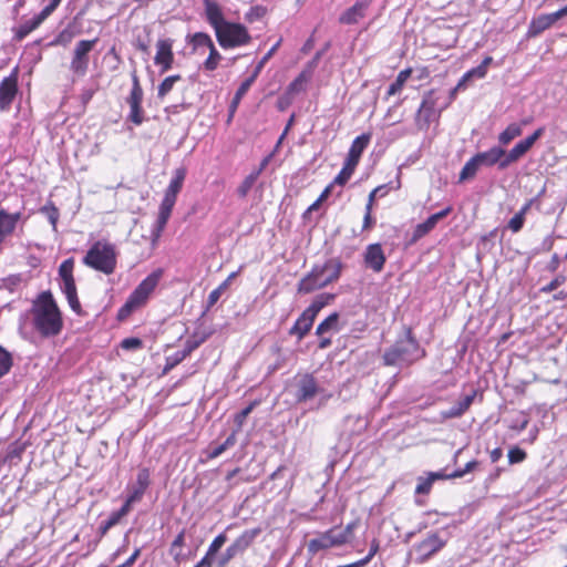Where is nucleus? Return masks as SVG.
<instances>
[{
	"instance_id": "1",
	"label": "nucleus",
	"mask_w": 567,
	"mask_h": 567,
	"mask_svg": "<svg viewBox=\"0 0 567 567\" xmlns=\"http://www.w3.org/2000/svg\"><path fill=\"white\" fill-rule=\"evenodd\" d=\"M32 324L43 338L58 336L63 328L61 311L51 291L41 292L30 310Z\"/></svg>"
},
{
	"instance_id": "2",
	"label": "nucleus",
	"mask_w": 567,
	"mask_h": 567,
	"mask_svg": "<svg viewBox=\"0 0 567 567\" xmlns=\"http://www.w3.org/2000/svg\"><path fill=\"white\" fill-rule=\"evenodd\" d=\"M425 355L426 351L421 348L413 334L412 328L404 326L403 333L384 351L382 359L385 365L403 367L411 365Z\"/></svg>"
},
{
	"instance_id": "3",
	"label": "nucleus",
	"mask_w": 567,
	"mask_h": 567,
	"mask_svg": "<svg viewBox=\"0 0 567 567\" xmlns=\"http://www.w3.org/2000/svg\"><path fill=\"white\" fill-rule=\"evenodd\" d=\"M343 264L339 258H330L322 265H315L311 271L298 284V291L310 293L337 281L342 272Z\"/></svg>"
},
{
	"instance_id": "4",
	"label": "nucleus",
	"mask_w": 567,
	"mask_h": 567,
	"mask_svg": "<svg viewBox=\"0 0 567 567\" xmlns=\"http://www.w3.org/2000/svg\"><path fill=\"white\" fill-rule=\"evenodd\" d=\"M163 271L157 269L150 274L141 284L132 291L125 303L118 309L117 319L123 321L127 319L133 311L142 307L148 299L150 295L157 287Z\"/></svg>"
},
{
	"instance_id": "5",
	"label": "nucleus",
	"mask_w": 567,
	"mask_h": 567,
	"mask_svg": "<svg viewBox=\"0 0 567 567\" xmlns=\"http://www.w3.org/2000/svg\"><path fill=\"white\" fill-rule=\"evenodd\" d=\"M293 396L297 403L308 402L319 396L317 409L326 405L327 401L332 396L327 392L311 373L299 374L295 378Z\"/></svg>"
},
{
	"instance_id": "6",
	"label": "nucleus",
	"mask_w": 567,
	"mask_h": 567,
	"mask_svg": "<svg viewBox=\"0 0 567 567\" xmlns=\"http://www.w3.org/2000/svg\"><path fill=\"white\" fill-rule=\"evenodd\" d=\"M83 264L105 275H111L116 268V252L107 243L96 241L83 258Z\"/></svg>"
},
{
	"instance_id": "7",
	"label": "nucleus",
	"mask_w": 567,
	"mask_h": 567,
	"mask_svg": "<svg viewBox=\"0 0 567 567\" xmlns=\"http://www.w3.org/2000/svg\"><path fill=\"white\" fill-rule=\"evenodd\" d=\"M370 133H363L353 140L343 167L334 177V183H337L339 186H344L351 178L357 165L359 164L363 151L370 143Z\"/></svg>"
},
{
	"instance_id": "8",
	"label": "nucleus",
	"mask_w": 567,
	"mask_h": 567,
	"mask_svg": "<svg viewBox=\"0 0 567 567\" xmlns=\"http://www.w3.org/2000/svg\"><path fill=\"white\" fill-rule=\"evenodd\" d=\"M74 259H65L59 267V276L61 278V290L65 295L70 308L76 313H82V307L78 298L75 280L73 277Z\"/></svg>"
},
{
	"instance_id": "9",
	"label": "nucleus",
	"mask_w": 567,
	"mask_h": 567,
	"mask_svg": "<svg viewBox=\"0 0 567 567\" xmlns=\"http://www.w3.org/2000/svg\"><path fill=\"white\" fill-rule=\"evenodd\" d=\"M261 533L260 528L246 529L217 558L216 567H226L230 560L243 555Z\"/></svg>"
},
{
	"instance_id": "10",
	"label": "nucleus",
	"mask_w": 567,
	"mask_h": 567,
	"mask_svg": "<svg viewBox=\"0 0 567 567\" xmlns=\"http://www.w3.org/2000/svg\"><path fill=\"white\" fill-rule=\"evenodd\" d=\"M216 38L224 49L241 47L248 44L251 40L245 25L228 21L217 30Z\"/></svg>"
},
{
	"instance_id": "11",
	"label": "nucleus",
	"mask_w": 567,
	"mask_h": 567,
	"mask_svg": "<svg viewBox=\"0 0 567 567\" xmlns=\"http://www.w3.org/2000/svg\"><path fill=\"white\" fill-rule=\"evenodd\" d=\"M343 545H346L344 538L339 533V526H333L326 532L317 533V537L307 543V551L309 555L315 556L319 551Z\"/></svg>"
},
{
	"instance_id": "12",
	"label": "nucleus",
	"mask_w": 567,
	"mask_h": 567,
	"mask_svg": "<svg viewBox=\"0 0 567 567\" xmlns=\"http://www.w3.org/2000/svg\"><path fill=\"white\" fill-rule=\"evenodd\" d=\"M143 89L140 84L138 76L136 71L132 72V90L130 95L126 99L127 104L130 105V113L127 115V121H131L135 125H141L144 122V111L142 107L143 102Z\"/></svg>"
},
{
	"instance_id": "13",
	"label": "nucleus",
	"mask_w": 567,
	"mask_h": 567,
	"mask_svg": "<svg viewBox=\"0 0 567 567\" xmlns=\"http://www.w3.org/2000/svg\"><path fill=\"white\" fill-rule=\"evenodd\" d=\"M97 39L81 40L76 43L70 63V70L78 76H84L89 69V53L94 49Z\"/></svg>"
},
{
	"instance_id": "14",
	"label": "nucleus",
	"mask_w": 567,
	"mask_h": 567,
	"mask_svg": "<svg viewBox=\"0 0 567 567\" xmlns=\"http://www.w3.org/2000/svg\"><path fill=\"white\" fill-rule=\"evenodd\" d=\"M208 336L209 334L205 332H194L185 341L184 348L182 350H178L166 358L164 373H167L177 364H179L184 359H186L194 350H196L202 343H204L207 340Z\"/></svg>"
},
{
	"instance_id": "15",
	"label": "nucleus",
	"mask_w": 567,
	"mask_h": 567,
	"mask_svg": "<svg viewBox=\"0 0 567 567\" xmlns=\"http://www.w3.org/2000/svg\"><path fill=\"white\" fill-rule=\"evenodd\" d=\"M446 545V540L442 539L437 533H430L420 543L413 546L416 553L415 563L424 564Z\"/></svg>"
},
{
	"instance_id": "16",
	"label": "nucleus",
	"mask_w": 567,
	"mask_h": 567,
	"mask_svg": "<svg viewBox=\"0 0 567 567\" xmlns=\"http://www.w3.org/2000/svg\"><path fill=\"white\" fill-rule=\"evenodd\" d=\"M60 2H50L41 12L33 18L23 21L19 27L13 28V40L22 41L29 33L35 30L59 6Z\"/></svg>"
},
{
	"instance_id": "17",
	"label": "nucleus",
	"mask_w": 567,
	"mask_h": 567,
	"mask_svg": "<svg viewBox=\"0 0 567 567\" xmlns=\"http://www.w3.org/2000/svg\"><path fill=\"white\" fill-rule=\"evenodd\" d=\"M437 100L439 97L434 90L427 91L423 96L422 103L417 110V121L423 120L425 126H429L431 121L439 117L441 111L447 106V104H445L436 110Z\"/></svg>"
},
{
	"instance_id": "18",
	"label": "nucleus",
	"mask_w": 567,
	"mask_h": 567,
	"mask_svg": "<svg viewBox=\"0 0 567 567\" xmlns=\"http://www.w3.org/2000/svg\"><path fill=\"white\" fill-rule=\"evenodd\" d=\"M567 16V6L551 13L534 18L528 27L527 37L535 38L551 27L556 21Z\"/></svg>"
},
{
	"instance_id": "19",
	"label": "nucleus",
	"mask_w": 567,
	"mask_h": 567,
	"mask_svg": "<svg viewBox=\"0 0 567 567\" xmlns=\"http://www.w3.org/2000/svg\"><path fill=\"white\" fill-rule=\"evenodd\" d=\"M18 93V68L0 83V112L9 111Z\"/></svg>"
},
{
	"instance_id": "20",
	"label": "nucleus",
	"mask_w": 567,
	"mask_h": 567,
	"mask_svg": "<svg viewBox=\"0 0 567 567\" xmlns=\"http://www.w3.org/2000/svg\"><path fill=\"white\" fill-rule=\"evenodd\" d=\"M173 40L159 39L156 42V54L154 63L161 68V73H165L172 69L174 63Z\"/></svg>"
},
{
	"instance_id": "21",
	"label": "nucleus",
	"mask_w": 567,
	"mask_h": 567,
	"mask_svg": "<svg viewBox=\"0 0 567 567\" xmlns=\"http://www.w3.org/2000/svg\"><path fill=\"white\" fill-rule=\"evenodd\" d=\"M176 203V198L165 195L159 206V213L157 219L152 228V243L155 244L159 238L162 231L164 230L169 216L172 214L173 207Z\"/></svg>"
},
{
	"instance_id": "22",
	"label": "nucleus",
	"mask_w": 567,
	"mask_h": 567,
	"mask_svg": "<svg viewBox=\"0 0 567 567\" xmlns=\"http://www.w3.org/2000/svg\"><path fill=\"white\" fill-rule=\"evenodd\" d=\"M451 212L452 206H447L441 212L431 215L425 221L417 224L413 230L411 243H416L422 237L427 235L431 230L435 228L437 223L441 219L445 218Z\"/></svg>"
},
{
	"instance_id": "23",
	"label": "nucleus",
	"mask_w": 567,
	"mask_h": 567,
	"mask_svg": "<svg viewBox=\"0 0 567 567\" xmlns=\"http://www.w3.org/2000/svg\"><path fill=\"white\" fill-rule=\"evenodd\" d=\"M363 257L367 268L372 269L374 272H381L384 268L386 257L380 244L368 245Z\"/></svg>"
},
{
	"instance_id": "24",
	"label": "nucleus",
	"mask_w": 567,
	"mask_h": 567,
	"mask_svg": "<svg viewBox=\"0 0 567 567\" xmlns=\"http://www.w3.org/2000/svg\"><path fill=\"white\" fill-rule=\"evenodd\" d=\"M316 317L317 316L315 309H305L289 330V333L291 336H297L299 340L303 339L305 336L310 331Z\"/></svg>"
},
{
	"instance_id": "25",
	"label": "nucleus",
	"mask_w": 567,
	"mask_h": 567,
	"mask_svg": "<svg viewBox=\"0 0 567 567\" xmlns=\"http://www.w3.org/2000/svg\"><path fill=\"white\" fill-rule=\"evenodd\" d=\"M21 218V212L10 214L3 208L0 209V244L6 239V237L13 234L17 224Z\"/></svg>"
},
{
	"instance_id": "26",
	"label": "nucleus",
	"mask_w": 567,
	"mask_h": 567,
	"mask_svg": "<svg viewBox=\"0 0 567 567\" xmlns=\"http://www.w3.org/2000/svg\"><path fill=\"white\" fill-rule=\"evenodd\" d=\"M504 155V148L499 146H493L485 152L476 153L475 156L480 162L481 167L486 166L491 167L497 165V168L501 171V163L503 162L502 156Z\"/></svg>"
},
{
	"instance_id": "27",
	"label": "nucleus",
	"mask_w": 567,
	"mask_h": 567,
	"mask_svg": "<svg viewBox=\"0 0 567 567\" xmlns=\"http://www.w3.org/2000/svg\"><path fill=\"white\" fill-rule=\"evenodd\" d=\"M476 392L466 394L461 400L455 402L451 408L441 412L443 419H455L462 416L472 405Z\"/></svg>"
},
{
	"instance_id": "28",
	"label": "nucleus",
	"mask_w": 567,
	"mask_h": 567,
	"mask_svg": "<svg viewBox=\"0 0 567 567\" xmlns=\"http://www.w3.org/2000/svg\"><path fill=\"white\" fill-rule=\"evenodd\" d=\"M369 2H355L351 8L339 17L342 24H355L365 17Z\"/></svg>"
},
{
	"instance_id": "29",
	"label": "nucleus",
	"mask_w": 567,
	"mask_h": 567,
	"mask_svg": "<svg viewBox=\"0 0 567 567\" xmlns=\"http://www.w3.org/2000/svg\"><path fill=\"white\" fill-rule=\"evenodd\" d=\"M150 470L144 467L142 470L138 471L137 473V476H136V482L135 484L132 486V489L130 492V496H131V499L132 501H136V502H140L144 495V493L146 492L147 487L150 486Z\"/></svg>"
},
{
	"instance_id": "30",
	"label": "nucleus",
	"mask_w": 567,
	"mask_h": 567,
	"mask_svg": "<svg viewBox=\"0 0 567 567\" xmlns=\"http://www.w3.org/2000/svg\"><path fill=\"white\" fill-rule=\"evenodd\" d=\"M205 16L208 23L214 28L215 33L219 30L227 21L224 18L221 8L218 2H205Z\"/></svg>"
},
{
	"instance_id": "31",
	"label": "nucleus",
	"mask_w": 567,
	"mask_h": 567,
	"mask_svg": "<svg viewBox=\"0 0 567 567\" xmlns=\"http://www.w3.org/2000/svg\"><path fill=\"white\" fill-rule=\"evenodd\" d=\"M492 62L493 58L486 56L480 65L468 70L458 81V87H466L467 81L472 79H484Z\"/></svg>"
},
{
	"instance_id": "32",
	"label": "nucleus",
	"mask_w": 567,
	"mask_h": 567,
	"mask_svg": "<svg viewBox=\"0 0 567 567\" xmlns=\"http://www.w3.org/2000/svg\"><path fill=\"white\" fill-rule=\"evenodd\" d=\"M186 177V169L184 167H179L175 169L174 177L172 178L168 187L165 190V195L177 198V194L181 192L183 187L184 179Z\"/></svg>"
},
{
	"instance_id": "33",
	"label": "nucleus",
	"mask_w": 567,
	"mask_h": 567,
	"mask_svg": "<svg viewBox=\"0 0 567 567\" xmlns=\"http://www.w3.org/2000/svg\"><path fill=\"white\" fill-rule=\"evenodd\" d=\"M480 167H481L480 162L477 161L476 156L474 155L463 166V168L460 173V176H458V182L463 183L465 181L474 178L477 171L480 169Z\"/></svg>"
},
{
	"instance_id": "34",
	"label": "nucleus",
	"mask_w": 567,
	"mask_h": 567,
	"mask_svg": "<svg viewBox=\"0 0 567 567\" xmlns=\"http://www.w3.org/2000/svg\"><path fill=\"white\" fill-rule=\"evenodd\" d=\"M522 132L520 124L512 123L498 135V142L503 146L508 145L514 138L520 136Z\"/></svg>"
},
{
	"instance_id": "35",
	"label": "nucleus",
	"mask_w": 567,
	"mask_h": 567,
	"mask_svg": "<svg viewBox=\"0 0 567 567\" xmlns=\"http://www.w3.org/2000/svg\"><path fill=\"white\" fill-rule=\"evenodd\" d=\"M338 321H339V313L333 312L329 317H327L322 322H320L316 329L317 336H322L329 331H338Z\"/></svg>"
},
{
	"instance_id": "36",
	"label": "nucleus",
	"mask_w": 567,
	"mask_h": 567,
	"mask_svg": "<svg viewBox=\"0 0 567 567\" xmlns=\"http://www.w3.org/2000/svg\"><path fill=\"white\" fill-rule=\"evenodd\" d=\"M25 450L24 444L14 442L8 446L3 462H8L11 465L17 464L21 460V455Z\"/></svg>"
},
{
	"instance_id": "37",
	"label": "nucleus",
	"mask_w": 567,
	"mask_h": 567,
	"mask_svg": "<svg viewBox=\"0 0 567 567\" xmlns=\"http://www.w3.org/2000/svg\"><path fill=\"white\" fill-rule=\"evenodd\" d=\"M185 545V529H182L175 539L172 542L169 547V555L174 558V560L179 561L183 556L182 548Z\"/></svg>"
},
{
	"instance_id": "38",
	"label": "nucleus",
	"mask_w": 567,
	"mask_h": 567,
	"mask_svg": "<svg viewBox=\"0 0 567 567\" xmlns=\"http://www.w3.org/2000/svg\"><path fill=\"white\" fill-rule=\"evenodd\" d=\"M182 80L179 74L169 75L165 78L162 83L157 87V96L158 99H163L166 96L174 87V84Z\"/></svg>"
},
{
	"instance_id": "39",
	"label": "nucleus",
	"mask_w": 567,
	"mask_h": 567,
	"mask_svg": "<svg viewBox=\"0 0 567 567\" xmlns=\"http://www.w3.org/2000/svg\"><path fill=\"white\" fill-rule=\"evenodd\" d=\"M190 43L193 45L194 51L199 49L208 48L210 49L214 45L210 37L204 32H197L190 38Z\"/></svg>"
},
{
	"instance_id": "40",
	"label": "nucleus",
	"mask_w": 567,
	"mask_h": 567,
	"mask_svg": "<svg viewBox=\"0 0 567 567\" xmlns=\"http://www.w3.org/2000/svg\"><path fill=\"white\" fill-rule=\"evenodd\" d=\"M411 75V70L406 69V70H402L396 79L394 80V82H392L388 89V95H394L396 94L398 92H400L404 85V83L406 82V80L410 78Z\"/></svg>"
},
{
	"instance_id": "41",
	"label": "nucleus",
	"mask_w": 567,
	"mask_h": 567,
	"mask_svg": "<svg viewBox=\"0 0 567 567\" xmlns=\"http://www.w3.org/2000/svg\"><path fill=\"white\" fill-rule=\"evenodd\" d=\"M555 235L554 234H549L547 235L542 244L535 248H533L529 252L530 257H536L540 254H544V252H548L553 249L554 247V243H555Z\"/></svg>"
},
{
	"instance_id": "42",
	"label": "nucleus",
	"mask_w": 567,
	"mask_h": 567,
	"mask_svg": "<svg viewBox=\"0 0 567 567\" xmlns=\"http://www.w3.org/2000/svg\"><path fill=\"white\" fill-rule=\"evenodd\" d=\"M12 364L11 353L0 346V379L10 371Z\"/></svg>"
},
{
	"instance_id": "43",
	"label": "nucleus",
	"mask_w": 567,
	"mask_h": 567,
	"mask_svg": "<svg viewBox=\"0 0 567 567\" xmlns=\"http://www.w3.org/2000/svg\"><path fill=\"white\" fill-rule=\"evenodd\" d=\"M258 172H251L249 175L245 177L243 183L237 188V193L240 197H246L256 181L258 179Z\"/></svg>"
},
{
	"instance_id": "44",
	"label": "nucleus",
	"mask_w": 567,
	"mask_h": 567,
	"mask_svg": "<svg viewBox=\"0 0 567 567\" xmlns=\"http://www.w3.org/2000/svg\"><path fill=\"white\" fill-rule=\"evenodd\" d=\"M75 31L71 28H65L62 30L56 38L51 42V45H62L66 47L72 42L75 37Z\"/></svg>"
},
{
	"instance_id": "45",
	"label": "nucleus",
	"mask_w": 567,
	"mask_h": 567,
	"mask_svg": "<svg viewBox=\"0 0 567 567\" xmlns=\"http://www.w3.org/2000/svg\"><path fill=\"white\" fill-rule=\"evenodd\" d=\"M251 86V80H245L239 87L237 89L234 99L230 104V112L231 114L235 112L237 105L239 104L240 100L246 95L248 90Z\"/></svg>"
},
{
	"instance_id": "46",
	"label": "nucleus",
	"mask_w": 567,
	"mask_h": 567,
	"mask_svg": "<svg viewBox=\"0 0 567 567\" xmlns=\"http://www.w3.org/2000/svg\"><path fill=\"white\" fill-rule=\"evenodd\" d=\"M503 162L501 163V171L506 169L512 164L518 162L522 156L516 152V150L513 147L509 151L504 150V155L502 156Z\"/></svg>"
},
{
	"instance_id": "47",
	"label": "nucleus",
	"mask_w": 567,
	"mask_h": 567,
	"mask_svg": "<svg viewBox=\"0 0 567 567\" xmlns=\"http://www.w3.org/2000/svg\"><path fill=\"white\" fill-rule=\"evenodd\" d=\"M220 59H221L220 53L216 50L215 45H212V48L209 49V55L206 59V61L204 62L205 69L208 71L216 70Z\"/></svg>"
},
{
	"instance_id": "48",
	"label": "nucleus",
	"mask_w": 567,
	"mask_h": 567,
	"mask_svg": "<svg viewBox=\"0 0 567 567\" xmlns=\"http://www.w3.org/2000/svg\"><path fill=\"white\" fill-rule=\"evenodd\" d=\"M256 402H251L248 406L243 409L240 412L235 414L234 422L236 423V430L240 431L248 415L252 412L254 408L256 406Z\"/></svg>"
},
{
	"instance_id": "49",
	"label": "nucleus",
	"mask_w": 567,
	"mask_h": 567,
	"mask_svg": "<svg viewBox=\"0 0 567 567\" xmlns=\"http://www.w3.org/2000/svg\"><path fill=\"white\" fill-rule=\"evenodd\" d=\"M359 526V520H352L347 526H339V533L344 538V544L350 543L354 537V529Z\"/></svg>"
},
{
	"instance_id": "50",
	"label": "nucleus",
	"mask_w": 567,
	"mask_h": 567,
	"mask_svg": "<svg viewBox=\"0 0 567 567\" xmlns=\"http://www.w3.org/2000/svg\"><path fill=\"white\" fill-rule=\"evenodd\" d=\"M226 542L227 535L225 533H220L219 535H217L208 546V555L216 556Z\"/></svg>"
},
{
	"instance_id": "51",
	"label": "nucleus",
	"mask_w": 567,
	"mask_h": 567,
	"mask_svg": "<svg viewBox=\"0 0 567 567\" xmlns=\"http://www.w3.org/2000/svg\"><path fill=\"white\" fill-rule=\"evenodd\" d=\"M334 298V295H331V293H322V295H319L312 302L311 305L307 308V309H315L316 310V316L318 315V312L326 306L329 303L330 300H332Z\"/></svg>"
},
{
	"instance_id": "52",
	"label": "nucleus",
	"mask_w": 567,
	"mask_h": 567,
	"mask_svg": "<svg viewBox=\"0 0 567 567\" xmlns=\"http://www.w3.org/2000/svg\"><path fill=\"white\" fill-rule=\"evenodd\" d=\"M122 518L116 515L115 512L111 513L107 519L101 523L99 527V533L101 536H104L112 527L120 523Z\"/></svg>"
},
{
	"instance_id": "53",
	"label": "nucleus",
	"mask_w": 567,
	"mask_h": 567,
	"mask_svg": "<svg viewBox=\"0 0 567 567\" xmlns=\"http://www.w3.org/2000/svg\"><path fill=\"white\" fill-rule=\"evenodd\" d=\"M525 217L522 214L516 213L507 224V228L511 229L514 234H517L522 230L525 224Z\"/></svg>"
},
{
	"instance_id": "54",
	"label": "nucleus",
	"mask_w": 567,
	"mask_h": 567,
	"mask_svg": "<svg viewBox=\"0 0 567 567\" xmlns=\"http://www.w3.org/2000/svg\"><path fill=\"white\" fill-rule=\"evenodd\" d=\"M266 14V8L262 6H256L250 8V10L246 13L245 19L252 23L259 19H261Z\"/></svg>"
},
{
	"instance_id": "55",
	"label": "nucleus",
	"mask_w": 567,
	"mask_h": 567,
	"mask_svg": "<svg viewBox=\"0 0 567 567\" xmlns=\"http://www.w3.org/2000/svg\"><path fill=\"white\" fill-rule=\"evenodd\" d=\"M526 452L517 446H514L508 451L509 464L520 463L526 458Z\"/></svg>"
},
{
	"instance_id": "56",
	"label": "nucleus",
	"mask_w": 567,
	"mask_h": 567,
	"mask_svg": "<svg viewBox=\"0 0 567 567\" xmlns=\"http://www.w3.org/2000/svg\"><path fill=\"white\" fill-rule=\"evenodd\" d=\"M566 281V277L564 275L556 276L550 282L540 288V291L544 293H549L556 290Z\"/></svg>"
},
{
	"instance_id": "57",
	"label": "nucleus",
	"mask_w": 567,
	"mask_h": 567,
	"mask_svg": "<svg viewBox=\"0 0 567 567\" xmlns=\"http://www.w3.org/2000/svg\"><path fill=\"white\" fill-rule=\"evenodd\" d=\"M379 549H380V542L377 538H373L370 544V550H369L368 555L364 558L358 560L360 563V565L363 567L367 564H369L370 560L377 555Z\"/></svg>"
},
{
	"instance_id": "58",
	"label": "nucleus",
	"mask_w": 567,
	"mask_h": 567,
	"mask_svg": "<svg viewBox=\"0 0 567 567\" xmlns=\"http://www.w3.org/2000/svg\"><path fill=\"white\" fill-rule=\"evenodd\" d=\"M41 212L47 215L50 224L55 229L59 219V210L54 206H44L41 208Z\"/></svg>"
},
{
	"instance_id": "59",
	"label": "nucleus",
	"mask_w": 567,
	"mask_h": 567,
	"mask_svg": "<svg viewBox=\"0 0 567 567\" xmlns=\"http://www.w3.org/2000/svg\"><path fill=\"white\" fill-rule=\"evenodd\" d=\"M121 347L124 350H137L143 347V341L140 338H126L122 340Z\"/></svg>"
},
{
	"instance_id": "60",
	"label": "nucleus",
	"mask_w": 567,
	"mask_h": 567,
	"mask_svg": "<svg viewBox=\"0 0 567 567\" xmlns=\"http://www.w3.org/2000/svg\"><path fill=\"white\" fill-rule=\"evenodd\" d=\"M477 466H478L477 461H471V462L466 463L464 468L454 471L453 473H451L449 475V477H455V478L463 477L465 474L474 471Z\"/></svg>"
},
{
	"instance_id": "61",
	"label": "nucleus",
	"mask_w": 567,
	"mask_h": 567,
	"mask_svg": "<svg viewBox=\"0 0 567 567\" xmlns=\"http://www.w3.org/2000/svg\"><path fill=\"white\" fill-rule=\"evenodd\" d=\"M433 482L426 477V478H419V483L415 487L416 494H429L432 488Z\"/></svg>"
},
{
	"instance_id": "62",
	"label": "nucleus",
	"mask_w": 567,
	"mask_h": 567,
	"mask_svg": "<svg viewBox=\"0 0 567 567\" xmlns=\"http://www.w3.org/2000/svg\"><path fill=\"white\" fill-rule=\"evenodd\" d=\"M223 293L224 291L218 287L210 291L207 298L206 311H208L219 300Z\"/></svg>"
},
{
	"instance_id": "63",
	"label": "nucleus",
	"mask_w": 567,
	"mask_h": 567,
	"mask_svg": "<svg viewBox=\"0 0 567 567\" xmlns=\"http://www.w3.org/2000/svg\"><path fill=\"white\" fill-rule=\"evenodd\" d=\"M134 503H137V502L132 501L131 496L128 495L127 498L125 499L124 504L122 505V507L120 509L115 511L116 515L120 516V518H123L124 516H126L130 513L132 505Z\"/></svg>"
},
{
	"instance_id": "64",
	"label": "nucleus",
	"mask_w": 567,
	"mask_h": 567,
	"mask_svg": "<svg viewBox=\"0 0 567 567\" xmlns=\"http://www.w3.org/2000/svg\"><path fill=\"white\" fill-rule=\"evenodd\" d=\"M215 556H209L208 551H206L205 556L196 564L197 567H213L216 566Z\"/></svg>"
}]
</instances>
